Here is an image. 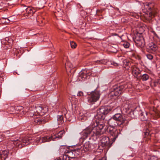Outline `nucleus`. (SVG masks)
Masks as SVG:
<instances>
[{
  "label": "nucleus",
  "instance_id": "1",
  "mask_svg": "<svg viewBox=\"0 0 160 160\" xmlns=\"http://www.w3.org/2000/svg\"><path fill=\"white\" fill-rule=\"evenodd\" d=\"M83 142H85L82 146H75L72 149H70L67 151L64 155V159L70 160V158H79L83 153L93 149L96 145L93 143L91 138H89V140H84Z\"/></svg>",
  "mask_w": 160,
  "mask_h": 160
},
{
  "label": "nucleus",
  "instance_id": "2",
  "mask_svg": "<svg viewBox=\"0 0 160 160\" xmlns=\"http://www.w3.org/2000/svg\"><path fill=\"white\" fill-rule=\"evenodd\" d=\"M97 125L93 127H88L84 129L81 132L83 139H85L91 135L92 136H96V138L103 134L105 129L103 128L105 124L102 122L96 123Z\"/></svg>",
  "mask_w": 160,
  "mask_h": 160
},
{
  "label": "nucleus",
  "instance_id": "3",
  "mask_svg": "<svg viewBox=\"0 0 160 160\" xmlns=\"http://www.w3.org/2000/svg\"><path fill=\"white\" fill-rule=\"evenodd\" d=\"M114 110L117 112L112 117L119 124V126L123 127L127 124L128 121L125 118V117L121 113L122 112L120 108L118 107L114 109Z\"/></svg>",
  "mask_w": 160,
  "mask_h": 160
},
{
  "label": "nucleus",
  "instance_id": "4",
  "mask_svg": "<svg viewBox=\"0 0 160 160\" xmlns=\"http://www.w3.org/2000/svg\"><path fill=\"white\" fill-rule=\"evenodd\" d=\"M64 130L60 131L58 134H53L51 136H46L42 137H40L37 139L41 143L49 142L51 140L54 141L56 138L60 139L61 138L62 136L65 134Z\"/></svg>",
  "mask_w": 160,
  "mask_h": 160
},
{
  "label": "nucleus",
  "instance_id": "5",
  "mask_svg": "<svg viewBox=\"0 0 160 160\" xmlns=\"http://www.w3.org/2000/svg\"><path fill=\"white\" fill-rule=\"evenodd\" d=\"M101 93L99 91H95L92 92L88 98V102L91 104H95L100 98Z\"/></svg>",
  "mask_w": 160,
  "mask_h": 160
},
{
  "label": "nucleus",
  "instance_id": "6",
  "mask_svg": "<svg viewBox=\"0 0 160 160\" xmlns=\"http://www.w3.org/2000/svg\"><path fill=\"white\" fill-rule=\"evenodd\" d=\"M112 110L111 108L108 106H102L97 111L98 117L101 119L104 118L105 115L107 114Z\"/></svg>",
  "mask_w": 160,
  "mask_h": 160
},
{
  "label": "nucleus",
  "instance_id": "7",
  "mask_svg": "<svg viewBox=\"0 0 160 160\" xmlns=\"http://www.w3.org/2000/svg\"><path fill=\"white\" fill-rule=\"evenodd\" d=\"M31 109H32L33 112H30V113H31L30 115V116H32L34 115H36V112L37 113V114H39L40 115H42L46 113L47 112V108H42L39 106H37L35 107L31 108Z\"/></svg>",
  "mask_w": 160,
  "mask_h": 160
},
{
  "label": "nucleus",
  "instance_id": "8",
  "mask_svg": "<svg viewBox=\"0 0 160 160\" xmlns=\"http://www.w3.org/2000/svg\"><path fill=\"white\" fill-rule=\"evenodd\" d=\"M154 5V3L151 2L146 3L144 5L145 8L146 9L151 17H154L156 12Z\"/></svg>",
  "mask_w": 160,
  "mask_h": 160
},
{
  "label": "nucleus",
  "instance_id": "9",
  "mask_svg": "<svg viewBox=\"0 0 160 160\" xmlns=\"http://www.w3.org/2000/svg\"><path fill=\"white\" fill-rule=\"evenodd\" d=\"M124 88V87L123 85H115L113 88V90L110 93V95L112 96H119L122 92Z\"/></svg>",
  "mask_w": 160,
  "mask_h": 160
},
{
  "label": "nucleus",
  "instance_id": "10",
  "mask_svg": "<svg viewBox=\"0 0 160 160\" xmlns=\"http://www.w3.org/2000/svg\"><path fill=\"white\" fill-rule=\"evenodd\" d=\"M37 10V9L35 8L29 7L26 9V12L25 13L24 15L28 18H31V17L33 15Z\"/></svg>",
  "mask_w": 160,
  "mask_h": 160
},
{
  "label": "nucleus",
  "instance_id": "11",
  "mask_svg": "<svg viewBox=\"0 0 160 160\" xmlns=\"http://www.w3.org/2000/svg\"><path fill=\"white\" fill-rule=\"evenodd\" d=\"M31 140V138H28L27 137L24 138L22 139H18V140L17 141H19L16 143V145H18V147L19 148H21L22 147V145H25L28 144V142L29 140Z\"/></svg>",
  "mask_w": 160,
  "mask_h": 160
},
{
  "label": "nucleus",
  "instance_id": "12",
  "mask_svg": "<svg viewBox=\"0 0 160 160\" xmlns=\"http://www.w3.org/2000/svg\"><path fill=\"white\" fill-rule=\"evenodd\" d=\"M34 125L45 123L48 121V120L44 117H36L32 120Z\"/></svg>",
  "mask_w": 160,
  "mask_h": 160
},
{
  "label": "nucleus",
  "instance_id": "13",
  "mask_svg": "<svg viewBox=\"0 0 160 160\" xmlns=\"http://www.w3.org/2000/svg\"><path fill=\"white\" fill-rule=\"evenodd\" d=\"M158 48L157 46L152 42L150 43L147 46V50L151 53L156 51Z\"/></svg>",
  "mask_w": 160,
  "mask_h": 160
},
{
  "label": "nucleus",
  "instance_id": "14",
  "mask_svg": "<svg viewBox=\"0 0 160 160\" xmlns=\"http://www.w3.org/2000/svg\"><path fill=\"white\" fill-rule=\"evenodd\" d=\"M18 140V138L10 141L8 142L7 144V148L8 150H11L13 149L15 146H18L16 145L17 143V141Z\"/></svg>",
  "mask_w": 160,
  "mask_h": 160
},
{
  "label": "nucleus",
  "instance_id": "15",
  "mask_svg": "<svg viewBox=\"0 0 160 160\" xmlns=\"http://www.w3.org/2000/svg\"><path fill=\"white\" fill-rule=\"evenodd\" d=\"M120 134V131L119 130L116 129L112 131L111 132V139L112 140V142H114L115 141L116 138Z\"/></svg>",
  "mask_w": 160,
  "mask_h": 160
},
{
  "label": "nucleus",
  "instance_id": "16",
  "mask_svg": "<svg viewBox=\"0 0 160 160\" xmlns=\"http://www.w3.org/2000/svg\"><path fill=\"white\" fill-rule=\"evenodd\" d=\"M108 123L110 126L112 128L119 126V124L118 123L117 121L114 119L113 117L108 120Z\"/></svg>",
  "mask_w": 160,
  "mask_h": 160
},
{
  "label": "nucleus",
  "instance_id": "17",
  "mask_svg": "<svg viewBox=\"0 0 160 160\" xmlns=\"http://www.w3.org/2000/svg\"><path fill=\"white\" fill-rule=\"evenodd\" d=\"M131 70L132 73L135 77L137 78L138 76L140 73V71L139 69L136 66L132 67Z\"/></svg>",
  "mask_w": 160,
  "mask_h": 160
},
{
  "label": "nucleus",
  "instance_id": "18",
  "mask_svg": "<svg viewBox=\"0 0 160 160\" xmlns=\"http://www.w3.org/2000/svg\"><path fill=\"white\" fill-rule=\"evenodd\" d=\"M8 154L9 153L7 151H4L2 152L0 156V158H1V160H5L8 157Z\"/></svg>",
  "mask_w": 160,
  "mask_h": 160
},
{
  "label": "nucleus",
  "instance_id": "19",
  "mask_svg": "<svg viewBox=\"0 0 160 160\" xmlns=\"http://www.w3.org/2000/svg\"><path fill=\"white\" fill-rule=\"evenodd\" d=\"M136 41L137 42H136V44L138 46L141 47H144L145 45V42L142 37H141V40H140V41Z\"/></svg>",
  "mask_w": 160,
  "mask_h": 160
},
{
  "label": "nucleus",
  "instance_id": "20",
  "mask_svg": "<svg viewBox=\"0 0 160 160\" xmlns=\"http://www.w3.org/2000/svg\"><path fill=\"white\" fill-rule=\"evenodd\" d=\"M101 138V140L102 141V143H104L106 145L108 144L109 142V138L108 137L103 136Z\"/></svg>",
  "mask_w": 160,
  "mask_h": 160
},
{
  "label": "nucleus",
  "instance_id": "21",
  "mask_svg": "<svg viewBox=\"0 0 160 160\" xmlns=\"http://www.w3.org/2000/svg\"><path fill=\"white\" fill-rule=\"evenodd\" d=\"M141 118L142 121H146L147 119V113L142 112L141 113Z\"/></svg>",
  "mask_w": 160,
  "mask_h": 160
},
{
  "label": "nucleus",
  "instance_id": "22",
  "mask_svg": "<svg viewBox=\"0 0 160 160\" xmlns=\"http://www.w3.org/2000/svg\"><path fill=\"white\" fill-rule=\"evenodd\" d=\"M58 123L59 124H62L64 122L63 119V117L62 115H58L57 117Z\"/></svg>",
  "mask_w": 160,
  "mask_h": 160
},
{
  "label": "nucleus",
  "instance_id": "23",
  "mask_svg": "<svg viewBox=\"0 0 160 160\" xmlns=\"http://www.w3.org/2000/svg\"><path fill=\"white\" fill-rule=\"evenodd\" d=\"M65 67L66 68V70L67 71V68H70V70H71V69L73 68H74L73 65L72 64V63L70 62H67V63H66L65 64Z\"/></svg>",
  "mask_w": 160,
  "mask_h": 160
},
{
  "label": "nucleus",
  "instance_id": "24",
  "mask_svg": "<svg viewBox=\"0 0 160 160\" xmlns=\"http://www.w3.org/2000/svg\"><path fill=\"white\" fill-rule=\"evenodd\" d=\"M87 76L84 72H81L79 77V79H82V80H84L87 78Z\"/></svg>",
  "mask_w": 160,
  "mask_h": 160
},
{
  "label": "nucleus",
  "instance_id": "25",
  "mask_svg": "<svg viewBox=\"0 0 160 160\" xmlns=\"http://www.w3.org/2000/svg\"><path fill=\"white\" fill-rule=\"evenodd\" d=\"M152 85L155 87L160 85V79L156 80L154 82L152 83Z\"/></svg>",
  "mask_w": 160,
  "mask_h": 160
},
{
  "label": "nucleus",
  "instance_id": "26",
  "mask_svg": "<svg viewBox=\"0 0 160 160\" xmlns=\"http://www.w3.org/2000/svg\"><path fill=\"white\" fill-rule=\"evenodd\" d=\"M149 76L147 74H144L142 75L141 79L143 81H146L149 78Z\"/></svg>",
  "mask_w": 160,
  "mask_h": 160
},
{
  "label": "nucleus",
  "instance_id": "27",
  "mask_svg": "<svg viewBox=\"0 0 160 160\" xmlns=\"http://www.w3.org/2000/svg\"><path fill=\"white\" fill-rule=\"evenodd\" d=\"M108 62L107 60H97L95 62L96 64V63H102V64H105Z\"/></svg>",
  "mask_w": 160,
  "mask_h": 160
},
{
  "label": "nucleus",
  "instance_id": "28",
  "mask_svg": "<svg viewBox=\"0 0 160 160\" xmlns=\"http://www.w3.org/2000/svg\"><path fill=\"white\" fill-rule=\"evenodd\" d=\"M78 119L82 122H84L87 119V118L84 115H79Z\"/></svg>",
  "mask_w": 160,
  "mask_h": 160
},
{
  "label": "nucleus",
  "instance_id": "29",
  "mask_svg": "<svg viewBox=\"0 0 160 160\" xmlns=\"http://www.w3.org/2000/svg\"><path fill=\"white\" fill-rule=\"evenodd\" d=\"M121 45H123L125 48H128L130 46L129 43L126 41L122 42L121 43Z\"/></svg>",
  "mask_w": 160,
  "mask_h": 160
},
{
  "label": "nucleus",
  "instance_id": "30",
  "mask_svg": "<svg viewBox=\"0 0 160 160\" xmlns=\"http://www.w3.org/2000/svg\"><path fill=\"white\" fill-rule=\"evenodd\" d=\"M70 43L72 48H76L77 45L73 41H71Z\"/></svg>",
  "mask_w": 160,
  "mask_h": 160
},
{
  "label": "nucleus",
  "instance_id": "31",
  "mask_svg": "<svg viewBox=\"0 0 160 160\" xmlns=\"http://www.w3.org/2000/svg\"><path fill=\"white\" fill-rule=\"evenodd\" d=\"M5 7V4L2 0H0V9H2V8Z\"/></svg>",
  "mask_w": 160,
  "mask_h": 160
},
{
  "label": "nucleus",
  "instance_id": "32",
  "mask_svg": "<svg viewBox=\"0 0 160 160\" xmlns=\"http://www.w3.org/2000/svg\"><path fill=\"white\" fill-rule=\"evenodd\" d=\"M141 37H139L138 36H137L135 37V38L134 39V41L135 43H136V42H137L136 41H140V40H141Z\"/></svg>",
  "mask_w": 160,
  "mask_h": 160
},
{
  "label": "nucleus",
  "instance_id": "33",
  "mask_svg": "<svg viewBox=\"0 0 160 160\" xmlns=\"http://www.w3.org/2000/svg\"><path fill=\"white\" fill-rule=\"evenodd\" d=\"M147 58L150 60H152L153 58V56L152 55L149 54H147Z\"/></svg>",
  "mask_w": 160,
  "mask_h": 160
},
{
  "label": "nucleus",
  "instance_id": "34",
  "mask_svg": "<svg viewBox=\"0 0 160 160\" xmlns=\"http://www.w3.org/2000/svg\"><path fill=\"white\" fill-rule=\"evenodd\" d=\"M10 38H9L8 37H6L5 39V40H2L3 41H5L4 44H5V45H7V41H9Z\"/></svg>",
  "mask_w": 160,
  "mask_h": 160
},
{
  "label": "nucleus",
  "instance_id": "35",
  "mask_svg": "<svg viewBox=\"0 0 160 160\" xmlns=\"http://www.w3.org/2000/svg\"><path fill=\"white\" fill-rule=\"evenodd\" d=\"M12 40L10 38V40L8 41H7V45H9V46H10L12 45Z\"/></svg>",
  "mask_w": 160,
  "mask_h": 160
},
{
  "label": "nucleus",
  "instance_id": "36",
  "mask_svg": "<svg viewBox=\"0 0 160 160\" xmlns=\"http://www.w3.org/2000/svg\"><path fill=\"white\" fill-rule=\"evenodd\" d=\"M148 160H158L157 158L155 156H152L150 157Z\"/></svg>",
  "mask_w": 160,
  "mask_h": 160
},
{
  "label": "nucleus",
  "instance_id": "37",
  "mask_svg": "<svg viewBox=\"0 0 160 160\" xmlns=\"http://www.w3.org/2000/svg\"><path fill=\"white\" fill-rule=\"evenodd\" d=\"M111 52H117L118 50L116 48H114L113 47H112L111 48Z\"/></svg>",
  "mask_w": 160,
  "mask_h": 160
},
{
  "label": "nucleus",
  "instance_id": "38",
  "mask_svg": "<svg viewBox=\"0 0 160 160\" xmlns=\"http://www.w3.org/2000/svg\"><path fill=\"white\" fill-rule=\"evenodd\" d=\"M83 95V92L82 91L79 92L77 94V96H82Z\"/></svg>",
  "mask_w": 160,
  "mask_h": 160
},
{
  "label": "nucleus",
  "instance_id": "39",
  "mask_svg": "<svg viewBox=\"0 0 160 160\" xmlns=\"http://www.w3.org/2000/svg\"><path fill=\"white\" fill-rule=\"evenodd\" d=\"M4 19H5V21L3 22V23H9L10 22V19L7 18H5Z\"/></svg>",
  "mask_w": 160,
  "mask_h": 160
},
{
  "label": "nucleus",
  "instance_id": "40",
  "mask_svg": "<svg viewBox=\"0 0 160 160\" xmlns=\"http://www.w3.org/2000/svg\"><path fill=\"white\" fill-rule=\"evenodd\" d=\"M144 133L146 135H149L150 132L149 131V130L147 129V131L146 132H144Z\"/></svg>",
  "mask_w": 160,
  "mask_h": 160
},
{
  "label": "nucleus",
  "instance_id": "41",
  "mask_svg": "<svg viewBox=\"0 0 160 160\" xmlns=\"http://www.w3.org/2000/svg\"><path fill=\"white\" fill-rule=\"evenodd\" d=\"M123 63H124L125 65L126 66L129 65V63H130L128 62L127 60H124L123 61Z\"/></svg>",
  "mask_w": 160,
  "mask_h": 160
},
{
  "label": "nucleus",
  "instance_id": "42",
  "mask_svg": "<svg viewBox=\"0 0 160 160\" xmlns=\"http://www.w3.org/2000/svg\"><path fill=\"white\" fill-rule=\"evenodd\" d=\"M22 108L23 107L21 106H18L16 108V109L18 110H22Z\"/></svg>",
  "mask_w": 160,
  "mask_h": 160
},
{
  "label": "nucleus",
  "instance_id": "43",
  "mask_svg": "<svg viewBox=\"0 0 160 160\" xmlns=\"http://www.w3.org/2000/svg\"><path fill=\"white\" fill-rule=\"evenodd\" d=\"M111 64L115 66H119V64L118 63H116L115 62H113Z\"/></svg>",
  "mask_w": 160,
  "mask_h": 160
},
{
  "label": "nucleus",
  "instance_id": "44",
  "mask_svg": "<svg viewBox=\"0 0 160 160\" xmlns=\"http://www.w3.org/2000/svg\"><path fill=\"white\" fill-rule=\"evenodd\" d=\"M64 155L61 158H60V159H59L55 160H66V159L65 160L64 159ZM66 160H68V159H67V160L66 159Z\"/></svg>",
  "mask_w": 160,
  "mask_h": 160
},
{
  "label": "nucleus",
  "instance_id": "45",
  "mask_svg": "<svg viewBox=\"0 0 160 160\" xmlns=\"http://www.w3.org/2000/svg\"><path fill=\"white\" fill-rule=\"evenodd\" d=\"M124 106H125V108L126 109H129V108L128 107V106L127 107H126L125 105H124Z\"/></svg>",
  "mask_w": 160,
  "mask_h": 160
},
{
  "label": "nucleus",
  "instance_id": "46",
  "mask_svg": "<svg viewBox=\"0 0 160 160\" xmlns=\"http://www.w3.org/2000/svg\"><path fill=\"white\" fill-rule=\"evenodd\" d=\"M8 19H10V21H11V17H9V18H8Z\"/></svg>",
  "mask_w": 160,
  "mask_h": 160
},
{
  "label": "nucleus",
  "instance_id": "47",
  "mask_svg": "<svg viewBox=\"0 0 160 160\" xmlns=\"http://www.w3.org/2000/svg\"><path fill=\"white\" fill-rule=\"evenodd\" d=\"M3 42V41H2V44H3V42Z\"/></svg>",
  "mask_w": 160,
  "mask_h": 160
}]
</instances>
